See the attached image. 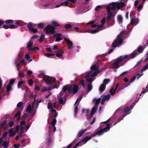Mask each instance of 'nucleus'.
Masks as SVG:
<instances>
[{"label": "nucleus", "mask_w": 148, "mask_h": 148, "mask_svg": "<svg viewBox=\"0 0 148 148\" xmlns=\"http://www.w3.org/2000/svg\"><path fill=\"white\" fill-rule=\"evenodd\" d=\"M14 21L15 22L14 24L16 25H18V27L23 25V23H24V22L20 21Z\"/></svg>", "instance_id": "5701e85b"}, {"label": "nucleus", "mask_w": 148, "mask_h": 148, "mask_svg": "<svg viewBox=\"0 0 148 148\" xmlns=\"http://www.w3.org/2000/svg\"><path fill=\"white\" fill-rule=\"evenodd\" d=\"M110 81V80L109 79H105L103 81V84H104L106 86L108 83Z\"/></svg>", "instance_id": "4c0bfd02"}, {"label": "nucleus", "mask_w": 148, "mask_h": 148, "mask_svg": "<svg viewBox=\"0 0 148 148\" xmlns=\"http://www.w3.org/2000/svg\"><path fill=\"white\" fill-rule=\"evenodd\" d=\"M12 88L10 85H8L6 88V91L10 92L12 90Z\"/></svg>", "instance_id": "de8ad7c7"}, {"label": "nucleus", "mask_w": 148, "mask_h": 148, "mask_svg": "<svg viewBox=\"0 0 148 148\" xmlns=\"http://www.w3.org/2000/svg\"><path fill=\"white\" fill-rule=\"evenodd\" d=\"M52 103H48V109H51L52 108Z\"/></svg>", "instance_id": "338daca9"}, {"label": "nucleus", "mask_w": 148, "mask_h": 148, "mask_svg": "<svg viewBox=\"0 0 148 148\" xmlns=\"http://www.w3.org/2000/svg\"><path fill=\"white\" fill-rule=\"evenodd\" d=\"M59 103L60 104H62L63 105L65 103H64V100L62 98H60L59 100Z\"/></svg>", "instance_id": "4d7b16f0"}, {"label": "nucleus", "mask_w": 148, "mask_h": 148, "mask_svg": "<svg viewBox=\"0 0 148 148\" xmlns=\"http://www.w3.org/2000/svg\"><path fill=\"white\" fill-rule=\"evenodd\" d=\"M51 24L52 25L54 26H53L55 27L59 26H60V25L58 24V23L56 21H52L51 22Z\"/></svg>", "instance_id": "72a5a7b5"}, {"label": "nucleus", "mask_w": 148, "mask_h": 148, "mask_svg": "<svg viewBox=\"0 0 148 148\" xmlns=\"http://www.w3.org/2000/svg\"><path fill=\"white\" fill-rule=\"evenodd\" d=\"M44 80L46 84L48 85H52L54 84L56 81L55 78L50 77L45 78Z\"/></svg>", "instance_id": "9d476101"}, {"label": "nucleus", "mask_w": 148, "mask_h": 148, "mask_svg": "<svg viewBox=\"0 0 148 148\" xmlns=\"http://www.w3.org/2000/svg\"><path fill=\"white\" fill-rule=\"evenodd\" d=\"M37 25L38 28L41 29L43 28L44 27V24L43 23H38L36 25Z\"/></svg>", "instance_id": "cd10ccee"}, {"label": "nucleus", "mask_w": 148, "mask_h": 148, "mask_svg": "<svg viewBox=\"0 0 148 148\" xmlns=\"http://www.w3.org/2000/svg\"><path fill=\"white\" fill-rule=\"evenodd\" d=\"M98 106H94L92 108L91 113L94 114L97 109Z\"/></svg>", "instance_id": "a878e982"}, {"label": "nucleus", "mask_w": 148, "mask_h": 148, "mask_svg": "<svg viewBox=\"0 0 148 148\" xmlns=\"http://www.w3.org/2000/svg\"><path fill=\"white\" fill-rule=\"evenodd\" d=\"M3 148H7L9 146V143L7 141H4L3 143Z\"/></svg>", "instance_id": "f704fd0d"}, {"label": "nucleus", "mask_w": 148, "mask_h": 148, "mask_svg": "<svg viewBox=\"0 0 148 148\" xmlns=\"http://www.w3.org/2000/svg\"><path fill=\"white\" fill-rule=\"evenodd\" d=\"M30 40V41L28 42L27 47L28 48V50L30 51V49H32V47L33 45V42H31Z\"/></svg>", "instance_id": "b1692460"}, {"label": "nucleus", "mask_w": 148, "mask_h": 148, "mask_svg": "<svg viewBox=\"0 0 148 148\" xmlns=\"http://www.w3.org/2000/svg\"><path fill=\"white\" fill-rule=\"evenodd\" d=\"M89 112V110L88 109H83L82 110V113H85L86 114H87Z\"/></svg>", "instance_id": "864d4df0"}, {"label": "nucleus", "mask_w": 148, "mask_h": 148, "mask_svg": "<svg viewBox=\"0 0 148 148\" xmlns=\"http://www.w3.org/2000/svg\"><path fill=\"white\" fill-rule=\"evenodd\" d=\"M101 98H99L98 99L96 98L94 99L93 100V102L95 104V106H97L101 101Z\"/></svg>", "instance_id": "4be33fe9"}, {"label": "nucleus", "mask_w": 148, "mask_h": 148, "mask_svg": "<svg viewBox=\"0 0 148 148\" xmlns=\"http://www.w3.org/2000/svg\"><path fill=\"white\" fill-rule=\"evenodd\" d=\"M21 114V111H18L16 114L15 115V118L18 117V120H19L20 119V115Z\"/></svg>", "instance_id": "c85d7f7f"}, {"label": "nucleus", "mask_w": 148, "mask_h": 148, "mask_svg": "<svg viewBox=\"0 0 148 148\" xmlns=\"http://www.w3.org/2000/svg\"><path fill=\"white\" fill-rule=\"evenodd\" d=\"M64 53V52L63 49H61L58 50V51L56 53V56L60 57H62L63 54Z\"/></svg>", "instance_id": "dca6fc26"}, {"label": "nucleus", "mask_w": 148, "mask_h": 148, "mask_svg": "<svg viewBox=\"0 0 148 148\" xmlns=\"http://www.w3.org/2000/svg\"><path fill=\"white\" fill-rule=\"evenodd\" d=\"M25 62V60H24L22 59L20 60V62L19 63H17L18 62L16 61L15 62V64L16 65V66L17 68V66H19L20 65V63L23 64Z\"/></svg>", "instance_id": "c756f323"}, {"label": "nucleus", "mask_w": 148, "mask_h": 148, "mask_svg": "<svg viewBox=\"0 0 148 148\" xmlns=\"http://www.w3.org/2000/svg\"><path fill=\"white\" fill-rule=\"evenodd\" d=\"M39 49V48L37 47H34L33 48H32V49H30V51H36V50H38Z\"/></svg>", "instance_id": "6e6d98bb"}, {"label": "nucleus", "mask_w": 148, "mask_h": 148, "mask_svg": "<svg viewBox=\"0 0 148 148\" xmlns=\"http://www.w3.org/2000/svg\"><path fill=\"white\" fill-rule=\"evenodd\" d=\"M87 130V129L80 130L78 132L77 135V136H78V137H81Z\"/></svg>", "instance_id": "aec40b11"}, {"label": "nucleus", "mask_w": 148, "mask_h": 148, "mask_svg": "<svg viewBox=\"0 0 148 148\" xmlns=\"http://www.w3.org/2000/svg\"><path fill=\"white\" fill-rule=\"evenodd\" d=\"M143 5L141 4L139 5L137 8L138 11H139L143 7Z\"/></svg>", "instance_id": "e2e57ef3"}, {"label": "nucleus", "mask_w": 148, "mask_h": 148, "mask_svg": "<svg viewBox=\"0 0 148 148\" xmlns=\"http://www.w3.org/2000/svg\"><path fill=\"white\" fill-rule=\"evenodd\" d=\"M92 87L91 84V83L88 84L87 86V89L88 92H90L92 89Z\"/></svg>", "instance_id": "c9c22d12"}, {"label": "nucleus", "mask_w": 148, "mask_h": 148, "mask_svg": "<svg viewBox=\"0 0 148 148\" xmlns=\"http://www.w3.org/2000/svg\"><path fill=\"white\" fill-rule=\"evenodd\" d=\"M99 30L97 29H95L94 30H91L89 31V32L92 33V34H95L96 33L98 32Z\"/></svg>", "instance_id": "8fccbe9b"}, {"label": "nucleus", "mask_w": 148, "mask_h": 148, "mask_svg": "<svg viewBox=\"0 0 148 148\" xmlns=\"http://www.w3.org/2000/svg\"><path fill=\"white\" fill-rule=\"evenodd\" d=\"M84 81L83 79L81 80L79 82V84L81 85L84 88H85V85L84 83Z\"/></svg>", "instance_id": "a19ab883"}, {"label": "nucleus", "mask_w": 148, "mask_h": 148, "mask_svg": "<svg viewBox=\"0 0 148 148\" xmlns=\"http://www.w3.org/2000/svg\"><path fill=\"white\" fill-rule=\"evenodd\" d=\"M39 36L38 35H36L33 36L31 38V41H32L34 39H36Z\"/></svg>", "instance_id": "13d9d810"}, {"label": "nucleus", "mask_w": 148, "mask_h": 148, "mask_svg": "<svg viewBox=\"0 0 148 148\" xmlns=\"http://www.w3.org/2000/svg\"><path fill=\"white\" fill-rule=\"evenodd\" d=\"M110 97V96L109 95H106L104 96L103 97V98L105 99L108 100Z\"/></svg>", "instance_id": "a18cd8bd"}, {"label": "nucleus", "mask_w": 148, "mask_h": 148, "mask_svg": "<svg viewBox=\"0 0 148 148\" xmlns=\"http://www.w3.org/2000/svg\"><path fill=\"white\" fill-rule=\"evenodd\" d=\"M147 69H148V63L142 69L141 72H143L144 71Z\"/></svg>", "instance_id": "49530a36"}, {"label": "nucleus", "mask_w": 148, "mask_h": 148, "mask_svg": "<svg viewBox=\"0 0 148 148\" xmlns=\"http://www.w3.org/2000/svg\"><path fill=\"white\" fill-rule=\"evenodd\" d=\"M125 6V3L121 1L119 2H113L109 4L108 6H109L110 8V10L112 11L113 13H116V8L118 9H120L121 8H122Z\"/></svg>", "instance_id": "f257e3e1"}, {"label": "nucleus", "mask_w": 148, "mask_h": 148, "mask_svg": "<svg viewBox=\"0 0 148 148\" xmlns=\"http://www.w3.org/2000/svg\"><path fill=\"white\" fill-rule=\"evenodd\" d=\"M45 39V36L44 35L42 34L41 35L40 38L39 40V41L40 42H42Z\"/></svg>", "instance_id": "ea45409f"}, {"label": "nucleus", "mask_w": 148, "mask_h": 148, "mask_svg": "<svg viewBox=\"0 0 148 148\" xmlns=\"http://www.w3.org/2000/svg\"><path fill=\"white\" fill-rule=\"evenodd\" d=\"M15 80L14 79L11 80L9 82V85L10 86L12 85L15 82Z\"/></svg>", "instance_id": "774afa93"}, {"label": "nucleus", "mask_w": 148, "mask_h": 148, "mask_svg": "<svg viewBox=\"0 0 148 148\" xmlns=\"http://www.w3.org/2000/svg\"><path fill=\"white\" fill-rule=\"evenodd\" d=\"M14 22V21L12 20H7L4 21V23H5L6 24L10 25Z\"/></svg>", "instance_id": "2f4dec72"}, {"label": "nucleus", "mask_w": 148, "mask_h": 148, "mask_svg": "<svg viewBox=\"0 0 148 148\" xmlns=\"http://www.w3.org/2000/svg\"><path fill=\"white\" fill-rule=\"evenodd\" d=\"M17 70L19 71L18 73V75L21 77H24V72L23 71H20L17 68Z\"/></svg>", "instance_id": "473e14b6"}, {"label": "nucleus", "mask_w": 148, "mask_h": 148, "mask_svg": "<svg viewBox=\"0 0 148 148\" xmlns=\"http://www.w3.org/2000/svg\"><path fill=\"white\" fill-rule=\"evenodd\" d=\"M92 135L90 136H86L82 139L81 140L77 143L73 148H76L78 145L81 146L83 144H85L88 140L91 139L93 138Z\"/></svg>", "instance_id": "6e6552de"}, {"label": "nucleus", "mask_w": 148, "mask_h": 148, "mask_svg": "<svg viewBox=\"0 0 148 148\" xmlns=\"http://www.w3.org/2000/svg\"><path fill=\"white\" fill-rule=\"evenodd\" d=\"M136 76H134L130 80V84L132 82L136 79Z\"/></svg>", "instance_id": "5fc2aeb1"}, {"label": "nucleus", "mask_w": 148, "mask_h": 148, "mask_svg": "<svg viewBox=\"0 0 148 148\" xmlns=\"http://www.w3.org/2000/svg\"><path fill=\"white\" fill-rule=\"evenodd\" d=\"M64 40L65 41L69 46L67 49L69 50L73 48V42L70 40H68L66 38L64 39Z\"/></svg>", "instance_id": "ddd939ff"}, {"label": "nucleus", "mask_w": 148, "mask_h": 148, "mask_svg": "<svg viewBox=\"0 0 148 148\" xmlns=\"http://www.w3.org/2000/svg\"><path fill=\"white\" fill-rule=\"evenodd\" d=\"M8 134V133L6 132H4L3 133V134L2 136V138H6L7 136V134Z\"/></svg>", "instance_id": "69168bd1"}, {"label": "nucleus", "mask_w": 148, "mask_h": 148, "mask_svg": "<svg viewBox=\"0 0 148 148\" xmlns=\"http://www.w3.org/2000/svg\"><path fill=\"white\" fill-rule=\"evenodd\" d=\"M45 56L48 58H55L56 56L54 54H51L49 53H46L45 54Z\"/></svg>", "instance_id": "bb28decb"}, {"label": "nucleus", "mask_w": 148, "mask_h": 148, "mask_svg": "<svg viewBox=\"0 0 148 148\" xmlns=\"http://www.w3.org/2000/svg\"><path fill=\"white\" fill-rule=\"evenodd\" d=\"M119 86V84L118 83L116 85L115 88L114 90V89L112 87L110 89L109 91V92L113 96L114 95V94L115 93L116 90L118 88Z\"/></svg>", "instance_id": "4468645a"}, {"label": "nucleus", "mask_w": 148, "mask_h": 148, "mask_svg": "<svg viewBox=\"0 0 148 148\" xmlns=\"http://www.w3.org/2000/svg\"><path fill=\"white\" fill-rule=\"evenodd\" d=\"M90 69L94 71H98L99 67L96 66V65H92L90 67Z\"/></svg>", "instance_id": "393cba45"}, {"label": "nucleus", "mask_w": 148, "mask_h": 148, "mask_svg": "<svg viewBox=\"0 0 148 148\" xmlns=\"http://www.w3.org/2000/svg\"><path fill=\"white\" fill-rule=\"evenodd\" d=\"M72 26L70 24H66L65 25L64 27L66 29H68L71 27Z\"/></svg>", "instance_id": "09e8293b"}, {"label": "nucleus", "mask_w": 148, "mask_h": 148, "mask_svg": "<svg viewBox=\"0 0 148 148\" xmlns=\"http://www.w3.org/2000/svg\"><path fill=\"white\" fill-rule=\"evenodd\" d=\"M132 108L131 107H127L125 108L123 111V114H125V115L123 116V117H124L127 114H130L131 112V110Z\"/></svg>", "instance_id": "9b49d317"}, {"label": "nucleus", "mask_w": 148, "mask_h": 148, "mask_svg": "<svg viewBox=\"0 0 148 148\" xmlns=\"http://www.w3.org/2000/svg\"><path fill=\"white\" fill-rule=\"evenodd\" d=\"M57 121L56 118H53L52 119L51 124L52 126H54L56 124Z\"/></svg>", "instance_id": "37998d69"}, {"label": "nucleus", "mask_w": 148, "mask_h": 148, "mask_svg": "<svg viewBox=\"0 0 148 148\" xmlns=\"http://www.w3.org/2000/svg\"><path fill=\"white\" fill-rule=\"evenodd\" d=\"M128 55H126L123 56H120L119 58H117L116 60L113 64V66H114V68L115 69H116L119 67V63L121 62L123 60H125V62L128 60H128Z\"/></svg>", "instance_id": "7ed1b4c3"}, {"label": "nucleus", "mask_w": 148, "mask_h": 148, "mask_svg": "<svg viewBox=\"0 0 148 148\" xmlns=\"http://www.w3.org/2000/svg\"><path fill=\"white\" fill-rule=\"evenodd\" d=\"M28 117L27 114L26 113H24L22 116L21 119L23 120H24Z\"/></svg>", "instance_id": "3c124183"}, {"label": "nucleus", "mask_w": 148, "mask_h": 148, "mask_svg": "<svg viewBox=\"0 0 148 148\" xmlns=\"http://www.w3.org/2000/svg\"><path fill=\"white\" fill-rule=\"evenodd\" d=\"M30 31L31 33H32L33 34H35L38 32L37 29L34 28L30 29Z\"/></svg>", "instance_id": "e433bc0d"}, {"label": "nucleus", "mask_w": 148, "mask_h": 148, "mask_svg": "<svg viewBox=\"0 0 148 148\" xmlns=\"http://www.w3.org/2000/svg\"><path fill=\"white\" fill-rule=\"evenodd\" d=\"M143 49L144 48L142 46H140L138 47L137 50L134 51L131 55H128V60H130L131 58H134L137 55L140 53Z\"/></svg>", "instance_id": "20e7f679"}, {"label": "nucleus", "mask_w": 148, "mask_h": 148, "mask_svg": "<svg viewBox=\"0 0 148 148\" xmlns=\"http://www.w3.org/2000/svg\"><path fill=\"white\" fill-rule=\"evenodd\" d=\"M106 86L104 84H102L99 88V91L100 92H102L104 91L106 88Z\"/></svg>", "instance_id": "412c9836"}, {"label": "nucleus", "mask_w": 148, "mask_h": 148, "mask_svg": "<svg viewBox=\"0 0 148 148\" xmlns=\"http://www.w3.org/2000/svg\"><path fill=\"white\" fill-rule=\"evenodd\" d=\"M33 83V81L32 79H29L28 81V83L30 86H32Z\"/></svg>", "instance_id": "bf43d9fd"}, {"label": "nucleus", "mask_w": 148, "mask_h": 148, "mask_svg": "<svg viewBox=\"0 0 148 148\" xmlns=\"http://www.w3.org/2000/svg\"><path fill=\"white\" fill-rule=\"evenodd\" d=\"M16 130L14 132H13V128L9 130V136L10 137H12L14 136L16 132Z\"/></svg>", "instance_id": "f3484780"}, {"label": "nucleus", "mask_w": 148, "mask_h": 148, "mask_svg": "<svg viewBox=\"0 0 148 148\" xmlns=\"http://www.w3.org/2000/svg\"><path fill=\"white\" fill-rule=\"evenodd\" d=\"M62 35V34L61 33H57L55 34L53 36L54 37H59L60 36H61Z\"/></svg>", "instance_id": "052dcab7"}, {"label": "nucleus", "mask_w": 148, "mask_h": 148, "mask_svg": "<svg viewBox=\"0 0 148 148\" xmlns=\"http://www.w3.org/2000/svg\"><path fill=\"white\" fill-rule=\"evenodd\" d=\"M23 104V102H20L18 103V104L16 106L17 107L19 108L21 107V106Z\"/></svg>", "instance_id": "680f3d73"}, {"label": "nucleus", "mask_w": 148, "mask_h": 148, "mask_svg": "<svg viewBox=\"0 0 148 148\" xmlns=\"http://www.w3.org/2000/svg\"><path fill=\"white\" fill-rule=\"evenodd\" d=\"M51 88L50 87H45L42 90V92H45L48 90H51Z\"/></svg>", "instance_id": "79ce46f5"}, {"label": "nucleus", "mask_w": 148, "mask_h": 148, "mask_svg": "<svg viewBox=\"0 0 148 148\" xmlns=\"http://www.w3.org/2000/svg\"><path fill=\"white\" fill-rule=\"evenodd\" d=\"M23 25H26L27 28L29 29V30L30 31V29L32 28L33 27H32L33 26V23L32 22H29L28 23H23Z\"/></svg>", "instance_id": "6ab92c4d"}, {"label": "nucleus", "mask_w": 148, "mask_h": 148, "mask_svg": "<svg viewBox=\"0 0 148 148\" xmlns=\"http://www.w3.org/2000/svg\"><path fill=\"white\" fill-rule=\"evenodd\" d=\"M69 88V86L68 85H66L65 86L63 87L62 88V90L64 92H66L67 90L68 91V90Z\"/></svg>", "instance_id": "58836bf2"}, {"label": "nucleus", "mask_w": 148, "mask_h": 148, "mask_svg": "<svg viewBox=\"0 0 148 148\" xmlns=\"http://www.w3.org/2000/svg\"><path fill=\"white\" fill-rule=\"evenodd\" d=\"M61 5H63L64 6H67L68 4V2L67 1H65L64 2L61 3Z\"/></svg>", "instance_id": "603ef678"}, {"label": "nucleus", "mask_w": 148, "mask_h": 148, "mask_svg": "<svg viewBox=\"0 0 148 148\" xmlns=\"http://www.w3.org/2000/svg\"><path fill=\"white\" fill-rule=\"evenodd\" d=\"M79 90L78 86L76 84H72L69 86L68 93L73 95L77 93Z\"/></svg>", "instance_id": "423d86ee"}, {"label": "nucleus", "mask_w": 148, "mask_h": 148, "mask_svg": "<svg viewBox=\"0 0 148 148\" xmlns=\"http://www.w3.org/2000/svg\"><path fill=\"white\" fill-rule=\"evenodd\" d=\"M110 7L109 6H108L107 8V10L108 14H107V19L108 21H110L114 19V16L115 15V13L112 12L110 11Z\"/></svg>", "instance_id": "1a4fd4ad"}, {"label": "nucleus", "mask_w": 148, "mask_h": 148, "mask_svg": "<svg viewBox=\"0 0 148 148\" xmlns=\"http://www.w3.org/2000/svg\"><path fill=\"white\" fill-rule=\"evenodd\" d=\"M55 27L51 25H48L44 29L47 34H53L55 32Z\"/></svg>", "instance_id": "39448f33"}, {"label": "nucleus", "mask_w": 148, "mask_h": 148, "mask_svg": "<svg viewBox=\"0 0 148 148\" xmlns=\"http://www.w3.org/2000/svg\"><path fill=\"white\" fill-rule=\"evenodd\" d=\"M139 22V19L136 18H132L131 20V23L132 25L135 24V25L137 24Z\"/></svg>", "instance_id": "a211bd4d"}, {"label": "nucleus", "mask_w": 148, "mask_h": 148, "mask_svg": "<svg viewBox=\"0 0 148 148\" xmlns=\"http://www.w3.org/2000/svg\"><path fill=\"white\" fill-rule=\"evenodd\" d=\"M18 27V25L13 24L10 25L9 26L6 25H4L3 26V28L6 29L9 28L11 29H14L17 28Z\"/></svg>", "instance_id": "f8f14e48"}, {"label": "nucleus", "mask_w": 148, "mask_h": 148, "mask_svg": "<svg viewBox=\"0 0 148 148\" xmlns=\"http://www.w3.org/2000/svg\"><path fill=\"white\" fill-rule=\"evenodd\" d=\"M34 102L33 103V107L32 108V106L31 105H29L27 108V110H26V112H28L29 113H31L32 112V109H33V107H34V103L35 102V101H36L35 100V97L34 98Z\"/></svg>", "instance_id": "2eb2a0df"}, {"label": "nucleus", "mask_w": 148, "mask_h": 148, "mask_svg": "<svg viewBox=\"0 0 148 148\" xmlns=\"http://www.w3.org/2000/svg\"><path fill=\"white\" fill-rule=\"evenodd\" d=\"M117 21L120 24L122 23L123 22V18L121 16L119 15L117 16Z\"/></svg>", "instance_id": "7c9ffc66"}, {"label": "nucleus", "mask_w": 148, "mask_h": 148, "mask_svg": "<svg viewBox=\"0 0 148 148\" xmlns=\"http://www.w3.org/2000/svg\"><path fill=\"white\" fill-rule=\"evenodd\" d=\"M110 125L109 124H107L106 127L103 129H101L97 132H96L93 134L92 135V137H94L95 136L97 135H98L99 136H100L101 135L103 134L104 132H106L108 130L110 129Z\"/></svg>", "instance_id": "0eeeda50"}, {"label": "nucleus", "mask_w": 148, "mask_h": 148, "mask_svg": "<svg viewBox=\"0 0 148 148\" xmlns=\"http://www.w3.org/2000/svg\"><path fill=\"white\" fill-rule=\"evenodd\" d=\"M106 22V19L105 18L102 19L101 21V23L102 25H103Z\"/></svg>", "instance_id": "0e129e2a"}, {"label": "nucleus", "mask_w": 148, "mask_h": 148, "mask_svg": "<svg viewBox=\"0 0 148 148\" xmlns=\"http://www.w3.org/2000/svg\"><path fill=\"white\" fill-rule=\"evenodd\" d=\"M127 36V35L125 31L121 32L119 36L118 39L112 43V47L115 48L118 44L119 45H121L123 43L122 39L125 38Z\"/></svg>", "instance_id": "f03ea898"}, {"label": "nucleus", "mask_w": 148, "mask_h": 148, "mask_svg": "<svg viewBox=\"0 0 148 148\" xmlns=\"http://www.w3.org/2000/svg\"><path fill=\"white\" fill-rule=\"evenodd\" d=\"M24 84V81H19L18 84V88H19L20 86H22Z\"/></svg>", "instance_id": "c03bdc74"}]
</instances>
